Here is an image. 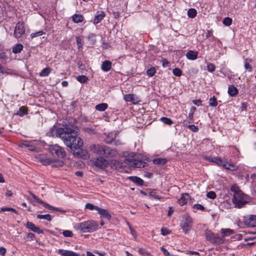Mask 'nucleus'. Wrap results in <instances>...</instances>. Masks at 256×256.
I'll use <instances>...</instances> for the list:
<instances>
[{"label": "nucleus", "mask_w": 256, "mask_h": 256, "mask_svg": "<svg viewBox=\"0 0 256 256\" xmlns=\"http://www.w3.org/2000/svg\"><path fill=\"white\" fill-rule=\"evenodd\" d=\"M101 67L104 72H108L112 68V62L110 61L106 60L102 63Z\"/></svg>", "instance_id": "obj_20"}, {"label": "nucleus", "mask_w": 256, "mask_h": 256, "mask_svg": "<svg viewBox=\"0 0 256 256\" xmlns=\"http://www.w3.org/2000/svg\"><path fill=\"white\" fill-rule=\"evenodd\" d=\"M76 80L81 83L86 82L88 80V78L86 76H78L76 78Z\"/></svg>", "instance_id": "obj_37"}, {"label": "nucleus", "mask_w": 256, "mask_h": 256, "mask_svg": "<svg viewBox=\"0 0 256 256\" xmlns=\"http://www.w3.org/2000/svg\"><path fill=\"white\" fill-rule=\"evenodd\" d=\"M192 225V220L190 216L188 214L184 216L180 222V226L183 232L187 234L190 230Z\"/></svg>", "instance_id": "obj_5"}, {"label": "nucleus", "mask_w": 256, "mask_h": 256, "mask_svg": "<svg viewBox=\"0 0 256 256\" xmlns=\"http://www.w3.org/2000/svg\"><path fill=\"white\" fill-rule=\"evenodd\" d=\"M160 120L162 122L165 124H168V125H170L173 123V122L171 119L168 118H166V117L162 118H160Z\"/></svg>", "instance_id": "obj_40"}, {"label": "nucleus", "mask_w": 256, "mask_h": 256, "mask_svg": "<svg viewBox=\"0 0 256 256\" xmlns=\"http://www.w3.org/2000/svg\"><path fill=\"white\" fill-rule=\"evenodd\" d=\"M206 196L209 198L214 199L216 197V194L214 192L210 191L207 193Z\"/></svg>", "instance_id": "obj_53"}, {"label": "nucleus", "mask_w": 256, "mask_h": 256, "mask_svg": "<svg viewBox=\"0 0 256 256\" xmlns=\"http://www.w3.org/2000/svg\"><path fill=\"white\" fill-rule=\"evenodd\" d=\"M88 39L90 41L92 44H94L96 42V35L94 34H90L88 36Z\"/></svg>", "instance_id": "obj_39"}, {"label": "nucleus", "mask_w": 256, "mask_h": 256, "mask_svg": "<svg viewBox=\"0 0 256 256\" xmlns=\"http://www.w3.org/2000/svg\"><path fill=\"white\" fill-rule=\"evenodd\" d=\"M0 73L2 74L8 73L1 64H0Z\"/></svg>", "instance_id": "obj_64"}, {"label": "nucleus", "mask_w": 256, "mask_h": 256, "mask_svg": "<svg viewBox=\"0 0 256 256\" xmlns=\"http://www.w3.org/2000/svg\"><path fill=\"white\" fill-rule=\"evenodd\" d=\"M244 222L246 225L250 227L256 226V216L250 215L244 217Z\"/></svg>", "instance_id": "obj_12"}, {"label": "nucleus", "mask_w": 256, "mask_h": 256, "mask_svg": "<svg viewBox=\"0 0 256 256\" xmlns=\"http://www.w3.org/2000/svg\"><path fill=\"white\" fill-rule=\"evenodd\" d=\"M173 74L177 76H180L182 75V70L178 68H175L172 71Z\"/></svg>", "instance_id": "obj_51"}, {"label": "nucleus", "mask_w": 256, "mask_h": 256, "mask_svg": "<svg viewBox=\"0 0 256 256\" xmlns=\"http://www.w3.org/2000/svg\"><path fill=\"white\" fill-rule=\"evenodd\" d=\"M226 160V158H222L221 157L217 156L215 164L218 166L223 167L226 166L225 164Z\"/></svg>", "instance_id": "obj_23"}, {"label": "nucleus", "mask_w": 256, "mask_h": 256, "mask_svg": "<svg viewBox=\"0 0 256 256\" xmlns=\"http://www.w3.org/2000/svg\"><path fill=\"white\" fill-rule=\"evenodd\" d=\"M1 210L2 211H3V212H6V211H10V212H13L15 214H18L16 210L14 209V208H1Z\"/></svg>", "instance_id": "obj_54"}, {"label": "nucleus", "mask_w": 256, "mask_h": 256, "mask_svg": "<svg viewBox=\"0 0 256 256\" xmlns=\"http://www.w3.org/2000/svg\"><path fill=\"white\" fill-rule=\"evenodd\" d=\"M92 164L96 167L102 169L106 168L109 164L107 160L101 156L98 158H94L92 160Z\"/></svg>", "instance_id": "obj_8"}, {"label": "nucleus", "mask_w": 256, "mask_h": 256, "mask_svg": "<svg viewBox=\"0 0 256 256\" xmlns=\"http://www.w3.org/2000/svg\"><path fill=\"white\" fill-rule=\"evenodd\" d=\"M198 56V52L193 50H188L186 54V58L190 60H195L197 58Z\"/></svg>", "instance_id": "obj_19"}, {"label": "nucleus", "mask_w": 256, "mask_h": 256, "mask_svg": "<svg viewBox=\"0 0 256 256\" xmlns=\"http://www.w3.org/2000/svg\"><path fill=\"white\" fill-rule=\"evenodd\" d=\"M222 22L224 25L226 26H230L232 24V20L230 18L226 17L224 19Z\"/></svg>", "instance_id": "obj_43"}, {"label": "nucleus", "mask_w": 256, "mask_h": 256, "mask_svg": "<svg viewBox=\"0 0 256 256\" xmlns=\"http://www.w3.org/2000/svg\"><path fill=\"white\" fill-rule=\"evenodd\" d=\"M160 250L163 252L164 254V256H170L169 252L166 250L163 247L160 248Z\"/></svg>", "instance_id": "obj_63"}, {"label": "nucleus", "mask_w": 256, "mask_h": 256, "mask_svg": "<svg viewBox=\"0 0 256 256\" xmlns=\"http://www.w3.org/2000/svg\"><path fill=\"white\" fill-rule=\"evenodd\" d=\"M196 110V108L195 106H192L190 109L188 114V118L190 120H192L194 112Z\"/></svg>", "instance_id": "obj_44"}, {"label": "nucleus", "mask_w": 256, "mask_h": 256, "mask_svg": "<svg viewBox=\"0 0 256 256\" xmlns=\"http://www.w3.org/2000/svg\"><path fill=\"white\" fill-rule=\"evenodd\" d=\"M26 226L28 228L30 229L32 231L34 232L36 226L32 222H28L26 223Z\"/></svg>", "instance_id": "obj_56"}, {"label": "nucleus", "mask_w": 256, "mask_h": 256, "mask_svg": "<svg viewBox=\"0 0 256 256\" xmlns=\"http://www.w3.org/2000/svg\"><path fill=\"white\" fill-rule=\"evenodd\" d=\"M110 166L112 168L120 172H122L124 168L123 166V163L116 160H112L110 162Z\"/></svg>", "instance_id": "obj_13"}, {"label": "nucleus", "mask_w": 256, "mask_h": 256, "mask_svg": "<svg viewBox=\"0 0 256 256\" xmlns=\"http://www.w3.org/2000/svg\"><path fill=\"white\" fill-rule=\"evenodd\" d=\"M161 232H162V235L166 236V235L169 234L170 232L168 228H162L161 229Z\"/></svg>", "instance_id": "obj_58"}, {"label": "nucleus", "mask_w": 256, "mask_h": 256, "mask_svg": "<svg viewBox=\"0 0 256 256\" xmlns=\"http://www.w3.org/2000/svg\"><path fill=\"white\" fill-rule=\"evenodd\" d=\"M194 208L197 210H204V207L202 204H196L194 206Z\"/></svg>", "instance_id": "obj_57"}, {"label": "nucleus", "mask_w": 256, "mask_h": 256, "mask_svg": "<svg viewBox=\"0 0 256 256\" xmlns=\"http://www.w3.org/2000/svg\"><path fill=\"white\" fill-rule=\"evenodd\" d=\"M161 62L163 67L165 68L169 66V62L166 59H162Z\"/></svg>", "instance_id": "obj_61"}, {"label": "nucleus", "mask_w": 256, "mask_h": 256, "mask_svg": "<svg viewBox=\"0 0 256 256\" xmlns=\"http://www.w3.org/2000/svg\"><path fill=\"white\" fill-rule=\"evenodd\" d=\"M108 106L107 104L102 103V104H97L95 108L97 110L102 112V111H104V110H106L108 108Z\"/></svg>", "instance_id": "obj_29"}, {"label": "nucleus", "mask_w": 256, "mask_h": 256, "mask_svg": "<svg viewBox=\"0 0 256 256\" xmlns=\"http://www.w3.org/2000/svg\"><path fill=\"white\" fill-rule=\"evenodd\" d=\"M106 150V154H104V156L107 158L115 157L118 154V152L116 150L112 149L107 146Z\"/></svg>", "instance_id": "obj_17"}, {"label": "nucleus", "mask_w": 256, "mask_h": 256, "mask_svg": "<svg viewBox=\"0 0 256 256\" xmlns=\"http://www.w3.org/2000/svg\"><path fill=\"white\" fill-rule=\"evenodd\" d=\"M128 179L139 186H142L144 184V180L139 177L136 176H130Z\"/></svg>", "instance_id": "obj_22"}, {"label": "nucleus", "mask_w": 256, "mask_h": 256, "mask_svg": "<svg viewBox=\"0 0 256 256\" xmlns=\"http://www.w3.org/2000/svg\"><path fill=\"white\" fill-rule=\"evenodd\" d=\"M156 72V69L154 67H152L146 71L147 74L150 76H152Z\"/></svg>", "instance_id": "obj_42"}, {"label": "nucleus", "mask_w": 256, "mask_h": 256, "mask_svg": "<svg viewBox=\"0 0 256 256\" xmlns=\"http://www.w3.org/2000/svg\"><path fill=\"white\" fill-rule=\"evenodd\" d=\"M105 16V14L104 12H98L96 13V15L94 23V24H97L100 22L104 18Z\"/></svg>", "instance_id": "obj_18"}, {"label": "nucleus", "mask_w": 256, "mask_h": 256, "mask_svg": "<svg viewBox=\"0 0 256 256\" xmlns=\"http://www.w3.org/2000/svg\"><path fill=\"white\" fill-rule=\"evenodd\" d=\"M234 233V231L230 228H222L221 230V234L224 236H230Z\"/></svg>", "instance_id": "obj_28"}, {"label": "nucleus", "mask_w": 256, "mask_h": 256, "mask_svg": "<svg viewBox=\"0 0 256 256\" xmlns=\"http://www.w3.org/2000/svg\"><path fill=\"white\" fill-rule=\"evenodd\" d=\"M188 128H189L190 130H192V132H198V128L194 124L189 125L188 126Z\"/></svg>", "instance_id": "obj_60"}, {"label": "nucleus", "mask_w": 256, "mask_h": 256, "mask_svg": "<svg viewBox=\"0 0 256 256\" xmlns=\"http://www.w3.org/2000/svg\"><path fill=\"white\" fill-rule=\"evenodd\" d=\"M187 200L184 196H182L178 200V203L180 206H183L184 204H186Z\"/></svg>", "instance_id": "obj_50"}, {"label": "nucleus", "mask_w": 256, "mask_h": 256, "mask_svg": "<svg viewBox=\"0 0 256 256\" xmlns=\"http://www.w3.org/2000/svg\"><path fill=\"white\" fill-rule=\"evenodd\" d=\"M230 190L234 192L232 202L236 208H241L248 202V196L244 194L237 186H232Z\"/></svg>", "instance_id": "obj_2"}, {"label": "nucleus", "mask_w": 256, "mask_h": 256, "mask_svg": "<svg viewBox=\"0 0 256 256\" xmlns=\"http://www.w3.org/2000/svg\"><path fill=\"white\" fill-rule=\"evenodd\" d=\"M226 166H223L224 168L226 170H237L238 168L236 165L228 161V160H226Z\"/></svg>", "instance_id": "obj_21"}, {"label": "nucleus", "mask_w": 256, "mask_h": 256, "mask_svg": "<svg viewBox=\"0 0 256 256\" xmlns=\"http://www.w3.org/2000/svg\"><path fill=\"white\" fill-rule=\"evenodd\" d=\"M98 209V212L100 215V216L106 218L108 220H110L112 218V216L109 213V212L108 211V210L99 208Z\"/></svg>", "instance_id": "obj_16"}, {"label": "nucleus", "mask_w": 256, "mask_h": 256, "mask_svg": "<svg viewBox=\"0 0 256 256\" xmlns=\"http://www.w3.org/2000/svg\"><path fill=\"white\" fill-rule=\"evenodd\" d=\"M62 234L66 237H72L73 236L72 232L69 230H64Z\"/></svg>", "instance_id": "obj_52"}, {"label": "nucleus", "mask_w": 256, "mask_h": 256, "mask_svg": "<svg viewBox=\"0 0 256 256\" xmlns=\"http://www.w3.org/2000/svg\"><path fill=\"white\" fill-rule=\"evenodd\" d=\"M23 49V46L22 44H16L12 48V52L14 54L20 52Z\"/></svg>", "instance_id": "obj_31"}, {"label": "nucleus", "mask_w": 256, "mask_h": 256, "mask_svg": "<svg viewBox=\"0 0 256 256\" xmlns=\"http://www.w3.org/2000/svg\"><path fill=\"white\" fill-rule=\"evenodd\" d=\"M208 70L210 72H213L215 70V66L212 63H210L207 66Z\"/></svg>", "instance_id": "obj_55"}, {"label": "nucleus", "mask_w": 256, "mask_h": 256, "mask_svg": "<svg viewBox=\"0 0 256 256\" xmlns=\"http://www.w3.org/2000/svg\"><path fill=\"white\" fill-rule=\"evenodd\" d=\"M150 196L158 200H160L161 198L154 190H153L150 192Z\"/></svg>", "instance_id": "obj_49"}, {"label": "nucleus", "mask_w": 256, "mask_h": 256, "mask_svg": "<svg viewBox=\"0 0 256 256\" xmlns=\"http://www.w3.org/2000/svg\"><path fill=\"white\" fill-rule=\"evenodd\" d=\"M196 10L194 8H190L188 12V15L190 18H194L196 15Z\"/></svg>", "instance_id": "obj_36"}, {"label": "nucleus", "mask_w": 256, "mask_h": 256, "mask_svg": "<svg viewBox=\"0 0 256 256\" xmlns=\"http://www.w3.org/2000/svg\"><path fill=\"white\" fill-rule=\"evenodd\" d=\"M27 112L28 108L26 106H22L19 108L18 111L16 114L20 116H22L24 114H27Z\"/></svg>", "instance_id": "obj_27"}, {"label": "nucleus", "mask_w": 256, "mask_h": 256, "mask_svg": "<svg viewBox=\"0 0 256 256\" xmlns=\"http://www.w3.org/2000/svg\"><path fill=\"white\" fill-rule=\"evenodd\" d=\"M98 226L95 221L90 220L76 224L74 228L82 232H92L97 230Z\"/></svg>", "instance_id": "obj_3"}, {"label": "nucleus", "mask_w": 256, "mask_h": 256, "mask_svg": "<svg viewBox=\"0 0 256 256\" xmlns=\"http://www.w3.org/2000/svg\"><path fill=\"white\" fill-rule=\"evenodd\" d=\"M166 162V160L164 158H158L153 160V163L156 164H164Z\"/></svg>", "instance_id": "obj_32"}, {"label": "nucleus", "mask_w": 256, "mask_h": 256, "mask_svg": "<svg viewBox=\"0 0 256 256\" xmlns=\"http://www.w3.org/2000/svg\"><path fill=\"white\" fill-rule=\"evenodd\" d=\"M106 146L92 145L91 146V150L94 153L104 156V154H106Z\"/></svg>", "instance_id": "obj_10"}, {"label": "nucleus", "mask_w": 256, "mask_h": 256, "mask_svg": "<svg viewBox=\"0 0 256 256\" xmlns=\"http://www.w3.org/2000/svg\"><path fill=\"white\" fill-rule=\"evenodd\" d=\"M24 32L25 29L24 24L20 22L17 23L14 31V36L16 38H20L24 34Z\"/></svg>", "instance_id": "obj_9"}, {"label": "nucleus", "mask_w": 256, "mask_h": 256, "mask_svg": "<svg viewBox=\"0 0 256 256\" xmlns=\"http://www.w3.org/2000/svg\"><path fill=\"white\" fill-rule=\"evenodd\" d=\"M48 150L54 157L63 158L66 156L64 149L56 144L49 146Z\"/></svg>", "instance_id": "obj_4"}, {"label": "nucleus", "mask_w": 256, "mask_h": 256, "mask_svg": "<svg viewBox=\"0 0 256 256\" xmlns=\"http://www.w3.org/2000/svg\"><path fill=\"white\" fill-rule=\"evenodd\" d=\"M206 38L212 37V40H214L215 39V37L214 36H213L212 34V30H208L206 34Z\"/></svg>", "instance_id": "obj_62"}, {"label": "nucleus", "mask_w": 256, "mask_h": 256, "mask_svg": "<svg viewBox=\"0 0 256 256\" xmlns=\"http://www.w3.org/2000/svg\"><path fill=\"white\" fill-rule=\"evenodd\" d=\"M72 19L74 22L78 23L83 21L84 18L81 14H75L72 16Z\"/></svg>", "instance_id": "obj_26"}, {"label": "nucleus", "mask_w": 256, "mask_h": 256, "mask_svg": "<svg viewBox=\"0 0 256 256\" xmlns=\"http://www.w3.org/2000/svg\"><path fill=\"white\" fill-rule=\"evenodd\" d=\"M86 208H88V209H89L90 210H95L97 211H98V208H100L97 206H94V204H90V203H88L86 204Z\"/></svg>", "instance_id": "obj_38"}, {"label": "nucleus", "mask_w": 256, "mask_h": 256, "mask_svg": "<svg viewBox=\"0 0 256 256\" xmlns=\"http://www.w3.org/2000/svg\"><path fill=\"white\" fill-rule=\"evenodd\" d=\"M39 160L44 165L52 164V166L54 167L62 166V161L56 162L54 159L50 158L45 154H41L38 156Z\"/></svg>", "instance_id": "obj_7"}, {"label": "nucleus", "mask_w": 256, "mask_h": 256, "mask_svg": "<svg viewBox=\"0 0 256 256\" xmlns=\"http://www.w3.org/2000/svg\"><path fill=\"white\" fill-rule=\"evenodd\" d=\"M145 165L146 163L140 160H136L133 166L136 168H144L145 166Z\"/></svg>", "instance_id": "obj_33"}, {"label": "nucleus", "mask_w": 256, "mask_h": 256, "mask_svg": "<svg viewBox=\"0 0 256 256\" xmlns=\"http://www.w3.org/2000/svg\"><path fill=\"white\" fill-rule=\"evenodd\" d=\"M127 154L126 152L124 153V155L126 156V158H125L124 162L126 164L130 166H133L136 159L134 158L136 156V154L134 152H130L127 155H126Z\"/></svg>", "instance_id": "obj_11"}, {"label": "nucleus", "mask_w": 256, "mask_h": 256, "mask_svg": "<svg viewBox=\"0 0 256 256\" xmlns=\"http://www.w3.org/2000/svg\"><path fill=\"white\" fill-rule=\"evenodd\" d=\"M44 34V32L43 31L40 30V31H38L36 32L32 33L30 34V36L31 38H34L36 36H42Z\"/></svg>", "instance_id": "obj_46"}, {"label": "nucleus", "mask_w": 256, "mask_h": 256, "mask_svg": "<svg viewBox=\"0 0 256 256\" xmlns=\"http://www.w3.org/2000/svg\"><path fill=\"white\" fill-rule=\"evenodd\" d=\"M206 239L214 244H222L224 240L218 236V234H216L210 230L206 231Z\"/></svg>", "instance_id": "obj_6"}, {"label": "nucleus", "mask_w": 256, "mask_h": 256, "mask_svg": "<svg viewBox=\"0 0 256 256\" xmlns=\"http://www.w3.org/2000/svg\"><path fill=\"white\" fill-rule=\"evenodd\" d=\"M78 130L76 126L71 125L66 126L63 128H53L51 132L54 136V132H55L56 136L63 140L64 144L68 147L71 149L79 150L82 147L83 142L80 137L77 136Z\"/></svg>", "instance_id": "obj_1"}, {"label": "nucleus", "mask_w": 256, "mask_h": 256, "mask_svg": "<svg viewBox=\"0 0 256 256\" xmlns=\"http://www.w3.org/2000/svg\"><path fill=\"white\" fill-rule=\"evenodd\" d=\"M76 42L77 45L78 46V48L79 50H80V48H82V46L83 45V41L80 36H76Z\"/></svg>", "instance_id": "obj_41"}, {"label": "nucleus", "mask_w": 256, "mask_h": 256, "mask_svg": "<svg viewBox=\"0 0 256 256\" xmlns=\"http://www.w3.org/2000/svg\"><path fill=\"white\" fill-rule=\"evenodd\" d=\"M205 160L212 162H216V157H212V156H206L204 158Z\"/></svg>", "instance_id": "obj_59"}, {"label": "nucleus", "mask_w": 256, "mask_h": 256, "mask_svg": "<svg viewBox=\"0 0 256 256\" xmlns=\"http://www.w3.org/2000/svg\"><path fill=\"white\" fill-rule=\"evenodd\" d=\"M34 200H35L36 202H39L40 204L43 205V206L44 207V204H46V203L40 200V198H38L34 194H32V192H30Z\"/></svg>", "instance_id": "obj_45"}, {"label": "nucleus", "mask_w": 256, "mask_h": 256, "mask_svg": "<svg viewBox=\"0 0 256 256\" xmlns=\"http://www.w3.org/2000/svg\"><path fill=\"white\" fill-rule=\"evenodd\" d=\"M44 208H48L50 210H54V211H56V212H59L62 214H64L65 213L66 211L64 210H60L58 208H54L48 204H44Z\"/></svg>", "instance_id": "obj_30"}, {"label": "nucleus", "mask_w": 256, "mask_h": 256, "mask_svg": "<svg viewBox=\"0 0 256 256\" xmlns=\"http://www.w3.org/2000/svg\"><path fill=\"white\" fill-rule=\"evenodd\" d=\"M217 100L216 97H212L210 99V105L212 106H217Z\"/></svg>", "instance_id": "obj_47"}, {"label": "nucleus", "mask_w": 256, "mask_h": 256, "mask_svg": "<svg viewBox=\"0 0 256 256\" xmlns=\"http://www.w3.org/2000/svg\"><path fill=\"white\" fill-rule=\"evenodd\" d=\"M52 68L50 67H46L44 68L40 73V76H47L52 72Z\"/></svg>", "instance_id": "obj_25"}, {"label": "nucleus", "mask_w": 256, "mask_h": 256, "mask_svg": "<svg viewBox=\"0 0 256 256\" xmlns=\"http://www.w3.org/2000/svg\"><path fill=\"white\" fill-rule=\"evenodd\" d=\"M238 93V90L234 86L231 85L228 87V94L230 96H234L237 94Z\"/></svg>", "instance_id": "obj_24"}, {"label": "nucleus", "mask_w": 256, "mask_h": 256, "mask_svg": "<svg viewBox=\"0 0 256 256\" xmlns=\"http://www.w3.org/2000/svg\"><path fill=\"white\" fill-rule=\"evenodd\" d=\"M58 253L62 256H80L79 254L74 252L63 249L58 250Z\"/></svg>", "instance_id": "obj_15"}, {"label": "nucleus", "mask_w": 256, "mask_h": 256, "mask_svg": "<svg viewBox=\"0 0 256 256\" xmlns=\"http://www.w3.org/2000/svg\"><path fill=\"white\" fill-rule=\"evenodd\" d=\"M20 146H24V147H26V148H28V150H30V151H34L36 149L35 147L33 146H32L30 144V143L28 142H22L21 144H20Z\"/></svg>", "instance_id": "obj_34"}, {"label": "nucleus", "mask_w": 256, "mask_h": 256, "mask_svg": "<svg viewBox=\"0 0 256 256\" xmlns=\"http://www.w3.org/2000/svg\"><path fill=\"white\" fill-rule=\"evenodd\" d=\"M36 217L38 219H44L49 222L52 220V216L49 214L44 215L38 214L37 215Z\"/></svg>", "instance_id": "obj_35"}, {"label": "nucleus", "mask_w": 256, "mask_h": 256, "mask_svg": "<svg viewBox=\"0 0 256 256\" xmlns=\"http://www.w3.org/2000/svg\"><path fill=\"white\" fill-rule=\"evenodd\" d=\"M140 254L142 256H150V253L148 252L146 250L143 248H140L138 250Z\"/></svg>", "instance_id": "obj_48"}, {"label": "nucleus", "mask_w": 256, "mask_h": 256, "mask_svg": "<svg viewBox=\"0 0 256 256\" xmlns=\"http://www.w3.org/2000/svg\"><path fill=\"white\" fill-rule=\"evenodd\" d=\"M126 102H130L133 104H142L144 102L139 99L138 97H124Z\"/></svg>", "instance_id": "obj_14"}]
</instances>
